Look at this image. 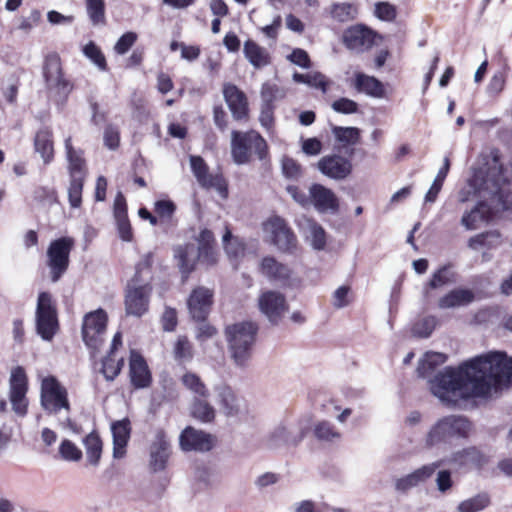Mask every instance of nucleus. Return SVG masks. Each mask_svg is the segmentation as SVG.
Returning a JSON list of instances; mask_svg holds the SVG:
<instances>
[{"label": "nucleus", "instance_id": "obj_1", "mask_svg": "<svg viewBox=\"0 0 512 512\" xmlns=\"http://www.w3.org/2000/svg\"><path fill=\"white\" fill-rule=\"evenodd\" d=\"M512 381V358L502 352L476 356L457 368L446 367L430 380V390L442 403L486 397Z\"/></svg>", "mask_w": 512, "mask_h": 512}, {"label": "nucleus", "instance_id": "obj_2", "mask_svg": "<svg viewBox=\"0 0 512 512\" xmlns=\"http://www.w3.org/2000/svg\"><path fill=\"white\" fill-rule=\"evenodd\" d=\"M468 184L478 203L461 217L466 230H477L494 213L512 209V161L502 164L498 150H492L481 166L473 168Z\"/></svg>", "mask_w": 512, "mask_h": 512}, {"label": "nucleus", "instance_id": "obj_3", "mask_svg": "<svg viewBox=\"0 0 512 512\" xmlns=\"http://www.w3.org/2000/svg\"><path fill=\"white\" fill-rule=\"evenodd\" d=\"M472 431L471 422L462 415L450 414L438 418L423 436L426 449L451 445L454 441L466 439Z\"/></svg>", "mask_w": 512, "mask_h": 512}, {"label": "nucleus", "instance_id": "obj_4", "mask_svg": "<svg viewBox=\"0 0 512 512\" xmlns=\"http://www.w3.org/2000/svg\"><path fill=\"white\" fill-rule=\"evenodd\" d=\"M151 255H146L137 265L134 277L125 291V311L129 316L142 317L149 309L152 287L150 279Z\"/></svg>", "mask_w": 512, "mask_h": 512}, {"label": "nucleus", "instance_id": "obj_5", "mask_svg": "<svg viewBox=\"0 0 512 512\" xmlns=\"http://www.w3.org/2000/svg\"><path fill=\"white\" fill-rule=\"evenodd\" d=\"M40 404L49 415H63L59 418V425L62 428L78 433L77 425L69 416L71 408L67 389L56 377L49 375L41 379Z\"/></svg>", "mask_w": 512, "mask_h": 512}, {"label": "nucleus", "instance_id": "obj_6", "mask_svg": "<svg viewBox=\"0 0 512 512\" xmlns=\"http://www.w3.org/2000/svg\"><path fill=\"white\" fill-rule=\"evenodd\" d=\"M258 327L255 323L244 321L229 325L225 329L228 351L234 365L247 368L253 355Z\"/></svg>", "mask_w": 512, "mask_h": 512}, {"label": "nucleus", "instance_id": "obj_7", "mask_svg": "<svg viewBox=\"0 0 512 512\" xmlns=\"http://www.w3.org/2000/svg\"><path fill=\"white\" fill-rule=\"evenodd\" d=\"M231 155L237 165L249 164L253 157L261 161L268 158L266 140L255 130L231 132Z\"/></svg>", "mask_w": 512, "mask_h": 512}, {"label": "nucleus", "instance_id": "obj_8", "mask_svg": "<svg viewBox=\"0 0 512 512\" xmlns=\"http://www.w3.org/2000/svg\"><path fill=\"white\" fill-rule=\"evenodd\" d=\"M263 231L280 252L292 254L297 249V237L283 218L279 216L268 218L263 223Z\"/></svg>", "mask_w": 512, "mask_h": 512}, {"label": "nucleus", "instance_id": "obj_9", "mask_svg": "<svg viewBox=\"0 0 512 512\" xmlns=\"http://www.w3.org/2000/svg\"><path fill=\"white\" fill-rule=\"evenodd\" d=\"M108 316L103 309L85 314L82 322V339L93 352L99 351L104 343Z\"/></svg>", "mask_w": 512, "mask_h": 512}, {"label": "nucleus", "instance_id": "obj_10", "mask_svg": "<svg viewBox=\"0 0 512 512\" xmlns=\"http://www.w3.org/2000/svg\"><path fill=\"white\" fill-rule=\"evenodd\" d=\"M36 329L43 340H51L58 330L56 306L48 292L38 295L36 307Z\"/></svg>", "mask_w": 512, "mask_h": 512}, {"label": "nucleus", "instance_id": "obj_11", "mask_svg": "<svg viewBox=\"0 0 512 512\" xmlns=\"http://www.w3.org/2000/svg\"><path fill=\"white\" fill-rule=\"evenodd\" d=\"M28 377L23 367L12 368L9 376L8 398L13 412L18 417H25L28 413L29 400Z\"/></svg>", "mask_w": 512, "mask_h": 512}, {"label": "nucleus", "instance_id": "obj_12", "mask_svg": "<svg viewBox=\"0 0 512 512\" xmlns=\"http://www.w3.org/2000/svg\"><path fill=\"white\" fill-rule=\"evenodd\" d=\"M74 246L71 237H61L52 241L47 249V266L52 282H57L69 266V255Z\"/></svg>", "mask_w": 512, "mask_h": 512}, {"label": "nucleus", "instance_id": "obj_13", "mask_svg": "<svg viewBox=\"0 0 512 512\" xmlns=\"http://www.w3.org/2000/svg\"><path fill=\"white\" fill-rule=\"evenodd\" d=\"M258 271L268 281L281 286H291L294 282L293 269L274 256L263 257L259 262Z\"/></svg>", "mask_w": 512, "mask_h": 512}, {"label": "nucleus", "instance_id": "obj_14", "mask_svg": "<svg viewBox=\"0 0 512 512\" xmlns=\"http://www.w3.org/2000/svg\"><path fill=\"white\" fill-rule=\"evenodd\" d=\"M258 307L272 324H278L289 308L285 295L275 290L262 292L258 298Z\"/></svg>", "mask_w": 512, "mask_h": 512}, {"label": "nucleus", "instance_id": "obj_15", "mask_svg": "<svg viewBox=\"0 0 512 512\" xmlns=\"http://www.w3.org/2000/svg\"><path fill=\"white\" fill-rule=\"evenodd\" d=\"M44 77L47 87L59 95L66 97L72 90L70 82L64 78L61 61L59 56L56 54L46 57Z\"/></svg>", "mask_w": 512, "mask_h": 512}, {"label": "nucleus", "instance_id": "obj_16", "mask_svg": "<svg viewBox=\"0 0 512 512\" xmlns=\"http://www.w3.org/2000/svg\"><path fill=\"white\" fill-rule=\"evenodd\" d=\"M305 429L297 425L280 424L269 434L266 444L270 449L296 446L305 437Z\"/></svg>", "mask_w": 512, "mask_h": 512}, {"label": "nucleus", "instance_id": "obj_17", "mask_svg": "<svg viewBox=\"0 0 512 512\" xmlns=\"http://www.w3.org/2000/svg\"><path fill=\"white\" fill-rule=\"evenodd\" d=\"M376 34L368 27L358 24L347 28L343 32L342 41L351 51L362 53L375 44Z\"/></svg>", "mask_w": 512, "mask_h": 512}, {"label": "nucleus", "instance_id": "obj_18", "mask_svg": "<svg viewBox=\"0 0 512 512\" xmlns=\"http://www.w3.org/2000/svg\"><path fill=\"white\" fill-rule=\"evenodd\" d=\"M190 165L198 183L205 188H214L220 196L227 197V185L220 174H209L208 167L200 156H190Z\"/></svg>", "mask_w": 512, "mask_h": 512}, {"label": "nucleus", "instance_id": "obj_19", "mask_svg": "<svg viewBox=\"0 0 512 512\" xmlns=\"http://www.w3.org/2000/svg\"><path fill=\"white\" fill-rule=\"evenodd\" d=\"M213 303V291L205 286H198L190 293L187 306L194 320L204 321Z\"/></svg>", "mask_w": 512, "mask_h": 512}, {"label": "nucleus", "instance_id": "obj_20", "mask_svg": "<svg viewBox=\"0 0 512 512\" xmlns=\"http://www.w3.org/2000/svg\"><path fill=\"white\" fill-rule=\"evenodd\" d=\"M311 205L320 213H336L339 209V201L335 193L321 185L312 184L309 187Z\"/></svg>", "mask_w": 512, "mask_h": 512}, {"label": "nucleus", "instance_id": "obj_21", "mask_svg": "<svg viewBox=\"0 0 512 512\" xmlns=\"http://www.w3.org/2000/svg\"><path fill=\"white\" fill-rule=\"evenodd\" d=\"M318 169L329 178L342 180L351 174L352 163L339 155L325 156L319 160Z\"/></svg>", "mask_w": 512, "mask_h": 512}, {"label": "nucleus", "instance_id": "obj_22", "mask_svg": "<svg viewBox=\"0 0 512 512\" xmlns=\"http://www.w3.org/2000/svg\"><path fill=\"white\" fill-rule=\"evenodd\" d=\"M180 446L184 451H209L213 447V437L201 430L187 427L180 435Z\"/></svg>", "mask_w": 512, "mask_h": 512}, {"label": "nucleus", "instance_id": "obj_23", "mask_svg": "<svg viewBox=\"0 0 512 512\" xmlns=\"http://www.w3.org/2000/svg\"><path fill=\"white\" fill-rule=\"evenodd\" d=\"M173 251L177 266L183 278L186 279L195 269L197 261H202V255L193 243L177 245Z\"/></svg>", "mask_w": 512, "mask_h": 512}, {"label": "nucleus", "instance_id": "obj_24", "mask_svg": "<svg viewBox=\"0 0 512 512\" xmlns=\"http://www.w3.org/2000/svg\"><path fill=\"white\" fill-rule=\"evenodd\" d=\"M170 455V445L163 431L158 430L150 445V467L153 471H161L165 468Z\"/></svg>", "mask_w": 512, "mask_h": 512}, {"label": "nucleus", "instance_id": "obj_25", "mask_svg": "<svg viewBox=\"0 0 512 512\" xmlns=\"http://www.w3.org/2000/svg\"><path fill=\"white\" fill-rule=\"evenodd\" d=\"M111 433L113 437V458L121 459L126 455V447L130 439L131 424L129 419L124 418L112 422Z\"/></svg>", "mask_w": 512, "mask_h": 512}, {"label": "nucleus", "instance_id": "obj_26", "mask_svg": "<svg viewBox=\"0 0 512 512\" xmlns=\"http://www.w3.org/2000/svg\"><path fill=\"white\" fill-rule=\"evenodd\" d=\"M299 228L305 240L314 250H324L326 246V232L319 223L311 218L304 217L299 221Z\"/></svg>", "mask_w": 512, "mask_h": 512}, {"label": "nucleus", "instance_id": "obj_27", "mask_svg": "<svg viewBox=\"0 0 512 512\" xmlns=\"http://www.w3.org/2000/svg\"><path fill=\"white\" fill-rule=\"evenodd\" d=\"M225 101L233 115L237 120H241L247 116L248 104L245 94L233 84H225L223 88Z\"/></svg>", "mask_w": 512, "mask_h": 512}, {"label": "nucleus", "instance_id": "obj_28", "mask_svg": "<svg viewBox=\"0 0 512 512\" xmlns=\"http://www.w3.org/2000/svg\"><path fill=\"white\" fill-rule=\"evenodd\" d=\"M216 402L224 415L231 417L239 413V399L233 388L225 383L214 386Z\"/></svg>", "mask_w": 512, "mask_h": 512}, {"label": "nucleus", "instance_id": "obj_29", "mask_svg": "<svg viewBox=\"0 0 512 512\" xmlns=\"http://www.w3.org/2000/svg\"><path fill=\"white\" fill-rule=\"evenodd\" d=\"M130 378L136 388H145L151 382V375L143 357L136 351L130 354Z\"/></svg>", "mask_w": 512, "mask_h": 512}, {"label": "nucleus", "instance_id": "obj_30", "mask_svg": "<svg viewBox=\"0 0 512 512\" xmlns=\"http://www.w3.org/2000/svg\"><path fill=\"white\" fill-rule=\"evenodd\" d=\"M66 159L68 161V171L70 177L85 178L86 162L81 149H75L72 145L71 137L65 140Z\"/></svg>", "mask_w": 512, "mask_h": 512}, {"label": "nucleus", "instance_id": "obj_31", "mask_svg": "<svg viewBox=\"0 0 512 512\" xmlns=\"http://www.w3.org/2000/svg\"><path fill=\"white\" fill-rule=\"evenodd\" d=\"M243 53L245 58L255 69L266 67L271 62L268 51L252 40H247L244 43Z\"/></svg>", "mask_w": 512, "mask_h": 512}, {"label": "nucleus", "instance_id": "obj_32", "mask_svg": "<svg viewBox=\"0 0 512 512\" xmlns=\"http://www.w3.org/2000/svg\"><path fill=\"white\" fill-rule=\"evenodd\" d=\"M474 300V293L468 289H454L441 297L438 306L441 309L466 306Z\"/></svg>", "mask_w": 512, "mask_h": 512}, {"label": "nucleus", "instance_id": "obj_33", "mask_svg": "<svg viewBox=\"0 0 512 512\" xmlns=\"http://www.w3.org/2000/svg\"><path fill=\"white\" fill-rule=\"evenodd\" d=\"M355 88L358 92L370 97L383 98L385 96L384 85L375 77L363 73L356 74Z\"/></svg>", "mask_w": 512, "mask_h": 512}, {"label": "nucleus", "instance_id": "obj_34", "mask_svg": "<svg viewBox=\"0 0 512 512\" xmlns=\"http://www.w3.org/2000/svg\"><path fill=\"white\" fill-rule=\"evenodd\" d=\"M190 415L201 423H211L216 418V409L207 398H194L190 405Z\"/></svg>", "mask_w": 512, "mask_h": 512}, {"label": "nucleus", "instance_id": "obj_35", "mask_svg": "<svg viewBox=\"0 0 512 512\" xmlns=\"http://www.w3.org/2000/svg\"><path fill=\"white\" fill-rule=\"evenodd\" d=\"M197 250L202 255V262L207 265H213L217 261V255L214 250V236L213 233L208 229H203L198 238Z\"/></svg>", "mask_w": 512, "mask_h": 512}, {"label": "nucleus", "instance_id": "obj_36", "mask_svg": "<svg viewBox=\"0 0 512 512\" xmlns=\"http://www.w3.org/2000/svg\"><path fill=\"white\" fill-rule=\"evenodd\" d=\"M328 12L334 21L345 23L357 18L358 6L349 2H335L330 5Z\"/></svg>", "mask_w": 512, "mask_h": 512}, {"label": "nucleus", "instance_id": "obj_37", "mask_svg": "<svg viewBox=\"0 0 512 512\" xmlns=\"http://www.w3.org/2000/svg\"><path fill=\"white\" fill-rule=\"evenodd\" d=\"M292 78L294 82L305 84L314 89H319L322 93H326L330 85V81L327 77L318 71H312L305 74L295 72Z\"/></svg>", "mask_w": 512, "mask_h": 512}, {"label": "nucleus", "instance_id": "obj_38", "mask_svg": "<svg viewBox=\"0 0 512 512\" xmlns=\"http://www.w3.org/2000/svg\"><path fill=\"white\" fill-rule=\"evenodd\" d=\"M501 244V235L498 231H488L474 235L468 240V247L478 251L481 248L493 249Z\"/></svg>", "mask_w": 512, "mask_h": 512}, {"label": "nucleus", "instance_id": "obj_39", "mask_svg": "<svg viewBox=\"0 0 512 512\" xmlns=\"http://www.w3.org/2000/svg\"><path fill=\"white\" fill-rule=\"evenodd\" d=\"M180 381L182 385L195 396L194 398H208L209 389L198 374L186 371L181 376Z\"/></svg>", "mask_w": 512, "mask_h": 512}, {"label": "nucleus", "instance_id": "obj_40", "mask_svg": "<svg viewBox=\"0 0 512 512\" xmlns=\"http://www.w3.org/2000/svg\"><path fill=\"white\" fill-rule=\"evenodd\" d=\"M447 356L439 352H427L419 361L417 373L420 377H428L440 365L444 364Z\"/></svg>", "mask_w": 512, "mask_h": 512}, {"label": "nucleus", "instance_id": "obj_41", "mask_svg": "<svg viewBox=\"0 0 512 512\" xmlns=\"http://www.w3.org/2000/svg\"><path fill=\"white\" fill-rule=\"evenodd\" d=\"M35 150L45 163L51 162L54 157L52 134L47 129L40 130L35 136Z\"/></svg>", "mask_w": 512, "mask_h": 512}, {"label": "nucleus", "instance_id": "obj_42", "mask_svg": "<svg viewBox=\"0 0 512 512\" xmlns=\"http://www.w3.org/2000/svg\"><path fill=\"white\" fill-rule=\"evenodd\" d=\"M87 461L92 466H98L102 455V441L95 432L89 433L83 439Z\"/></svg>", "mask_w": 512, "mask_h": 512}, {"label": "nucleus", "instance_id": "obj_43", "mask_svg": "<svg viewBox=\"0 0 512 512\" xmlns=\"http://www.w3.org/2000/svg\"><path fill=\"white\" fill-rule=\"evenodd\" d=\"M490 505V497L487 493H479L461 501L457 506V512H481Z\"/></svg>", "mask_w": 512, "mask_h": 512}, {"label": "nucleus", "instance_id": "obj_44", "mask_svg": "<svg viewBox=\"0 0 512 512\" xmlns=\"http://www.w3.org/2000/svg\"><path fill=\"white\" fill-rule=\"evenodd\" d=\"M222 240L224 249L229 258L236 260L244 255L245 245L243 241L238 237H233L227 227Z\"/></svg>", "mask_w": 512, "mask_h": 512}, {"label": "nucleus", "instance_id": "obj_45", "mask_svg": "<svg viewBox=\"0 0 512 512\" xmlns=\"http://www.w3.org/2000/svg\"><path fill=\"white\" fill-rule=\"evenodd\" d=\"M314 434L318 440L325 442H337L342 438L341 432L329 421L318 422Z\"/></svg>", "mask_w": 512, "mask_h": 512}, {"label": "nucleus", "instance_id": "obj_46", "mask_svg": "<svg viewBox=\"0 0 512 512\" xmlns=\"http://www.w3.org/2000/svg\"><path fill=\"white\" fill-rule=\"evenodd\" d=\"M332 133L342 146L355 145L360 138V130L356 127L333 126Z\"/></svg>", "mask_w": 512, "mask_h": 512}, {"label": "nucleus", "instance_id": "obj_47", "mask_svg": "<svg viewBox=\"0 0 512 512\" xmlns=\"http://www.w3.org/2000/svg\"><path fill=\"white\" fill-rule=\"evenodd\" d=\"M175 360L189 362L193 358V347L186 336H179L173 347Z\"/></svg>", "mask_w": 512, "mask_h": 512}, {"label": "nucleus", "instance_id": "obj_48", "mask_svg": "<svg viewBox=\"0 0 512 512\" xmlns=\"http://www.w3.org/2000/svg\"><path fill=\"white\" fill-rule=\"evenodd\" d=\"M124 365V359L121 357L116 359L114 355L108 354L102 361L101 373L104 375L106 380L112 381L118 376Z\"/></svg>", "mask_w": 512, "mask_h": 512}, {"label": "nucleus", "instance_id": "obj_49", "mask_svg": "<svg viewBox=\"0 0 512 512\" xmlns=\"http://www.w3.org/2000/svg\"><path fill=\"white\" fill-rule=\"evenodd\" d=\"M442 465V461H436L419 467L413 472L409 473L414 485L417 487L426 482L435 471Z\"/></svg>", "mask_w": 512, "mask_h": 512}, {"label": "nucleus", "instance_id": "obj_50", "mask_svg": "<svg viewBox=\"0 0 512 512\" xmlns=\"http://www.w3.org/2000/svg\"><path fill=\"white\" fill-rule=\"evenodd\" d=\"M442 465V461H436L419 467L413 472L409 473L414 485L417 487L426 482L435 471Z\"/></svg>", "mask_w": 512, "mask_h": 512}, {"label": "nucleus", "instance_id": "obj_51", "mask_svg": "<svg viewBox=\"0 0 512 512\" xmlns=\"http://www.w3.org/2000/svg\"><path fill=\"white\" fill-rule=\"evenodd\" d=\"M84 179L82 177H70V184L68 187V198L71 207L78 208L82 202V190Z\"/></svg>", "mask_w": 512, "mask_h": 512}, {"label": "nucleus", "instance_id": "obj_52", "mask_svg": "<svg viewBox=\"0 0 512 512\" xmlns=\"http://www.w3.org/2000/svg\"><path fill=\"white\" fill-rule=\"evenodd\" d=\"M59 453L64 460L70 462H78L83 456L81 449L68 439L61 442L59 446Z\"/></svg>", "mask_w": 512, "mask_h": 512}, {"label": "nucleus", "instance_id": "obj_53", "mask_svg": "<svg viewBox=\"0 0 512 512\" xmlns=\"http://www.w3.org/2000/svg\"><path fill=\"white\" fill-rule=\"evenodd\" d=\"M84 55L90 59L100 70L104 71L107 68L106 59L100 48L94 43L89 42L83 48Z\"/></svg>", "mask_w": 512, "mask_h": 512}, {"label": "nucleus", "instance_id": "obj_54", "mask_svg": "<svg viewBox=\"0 0 512 512\" xmlns=\"http://www.w3.org/2000/svg\"><path fill=\"white\" fill-rule=\"evenodd\" d=\"M436 322V318L433 316H427L420 319L413 325V335L421 338L429 337L436 326Z\"/></svg>", "mask_w": 512, "mask_h": 512}, {"label": "nucleus", "instance_id": "obj_55", "mask_svg": "<svg viewBox=\"0 0 512 512\" xmlns=\"http://www.w3.org/2000/svg\"><path fill=\"white\" fill-rule=\"evenodd\" d=\"M87 13L93 24L104 22V0H86Z\"/></svg>", "mask_w": 512, "mask_h": 512}, {"label": "nucleus", "instance_id": "obj_56", "mask_svg": "<svg viewBox=\"0 0 512 512\" xmlns=\"http://www.w3.org/2000/svg\"><path fill=\"white\" fill-rule=\"evenodd\" d=\"M453 274L448 266H443L433 273L428 286L431 289H436L444 286L445 284L452 281Z\"/></svg>", "mask_w": 512, "mask_h": 512}, {"label": "nucleus", "instance_id": "obj_57", "mask_svg": "<svg viewBox=\"0 0 512 512\" xmlns=\"http://www.w3.org/2000/svg\"><path fill=\"white\" fill-rule=\"evenodd\" d=\"M285 92L275 84L265 83L261 89V96L265 105H270L275 100L283 98Z\"/></svg>", "mask_w": 512, "mask_h": 512}, {"label": "nucleus", "instance_id": "obj_58", "mask_svg": "<svg viewBox=\"0 0 512 512\" xmlns=\"http://www.w3.org/2000/svg\"><path fill=\"white\" fill-rule=\"evenodd\" d=\"M282 172L285 177L297 180L302 176V168L299 163L290 157L282 159Z\"/></svg>", "mask_w": 512, "mask_h": 512}, {"label": "nucleus", "instance_id": "obj_59", "mask_svg": "<svg viewBox=\"0 0 512 512\" xmlns=\"http://www.w3.org/2000/svg\"><path fill=\"white\" fill-rule=\"evenodd\" d=\"M137 40V34L135 32H126L123 34L114 46V50L117 54L123 55L133 46Z\"/></svg>", "mask_w": 512, "mask_h": 512}, {"label": "nucleus", "instance_id": "obj_60", "mask_svg": "<svg viewBox=\"0 0 512 512\" xmlns=\"http://www.w3.org/2000/svg\"><path fill=\"white\" fill-rule=\"evenodd\" d=\"M335 112L341 114H354L358 111V104L349 98H340L332 103Z\"/></svg>", "mask_w": 512, "mask_h": 512}, {"label": "nucleus", "instance_id": "obj_61", "mask_svg": "<svg viewBox=\"0 0 512 512\" xmlns=\"http://www.w3.org/2000/svg\"><path fill=\"white\" fill-rule=\"evenodd\" d=\"M287 59L301 68L308 69L311 67L310 57L303 49L295 48L291 54L287 56Z\"/></svg>", "mask_w": 512, "mask_h": 512}, {"label": "nucleus", "instance_id": "obj_62", "mask_svg": "<svg viewBox=\"0 0 512 512\" xmlns=\"http://www.w3.org/2000/svg\"><path fill=\"white\" fill-rule=\"evenodd\" d=\"M349 292L350 288L348 286H340L338 287L333 295H332V305L336 309H341L349 304Z\"/></svg>", "mask_w": 512, "mask_h": 512}, {"label": "nucleus", "instance_id": "obj_63", "mask_svg": "<svg viewBox=\"0 0 512 512\" xmlns=\"http://www.w3.org/2000/svg\"><path fill=\"white\" fill-rule=\"evenodd\" d=\"M375 15L383 21H392L396 17V9L388 2H379L375 6Z\"/></svg>", "mask_w": 512, "mask_h": 512}, {"label": "nucleus", "instance_id": "obj_64", "mask_svg": "<svg viewBox=\"0 0 512 512\" xmlns=\"http://www.w3.org/2000/svg\"><path fill=\"white\" fill-rule=\"evenodd\" d=\"M286 190L293 200L302 207H308L311 205L310 193L307 195L305 192L300 190L299 187L294 185L287 186Z\"/></svg>", "mask_w": 512, "mask_h": 512}]
</instances>
